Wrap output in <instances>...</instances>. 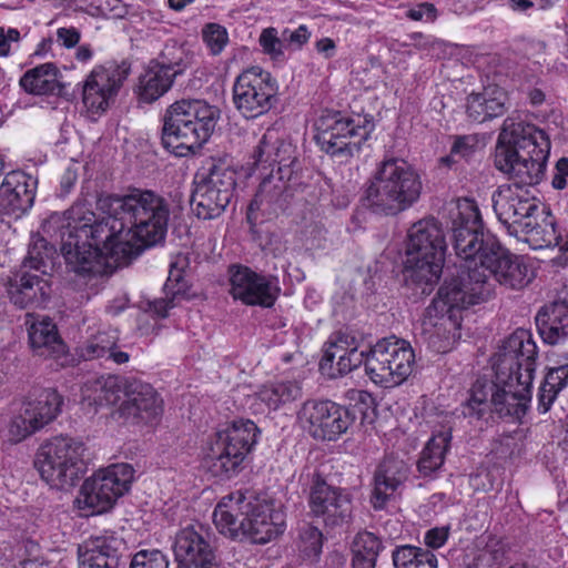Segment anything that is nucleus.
<instances>
[{"label": "nucleus", "instance_id": "41", "mask_svg": "<svg viewBox=\"0 0 568 568\" xmlns=\"http://www.w3.org/2000/svg\"><path fill=\"white\" fill-rule=\"evenodd\" d=\"M394 568H437V557L428 549L399 545L392 551Z\"/></svg>", "mask_w": 568, "mask_h": 568}, {"label": "nucleus", "instance_id": "12", "mask_svg": "<svg viewBox=\"0 0 568 568\" xmlns=\"http://www.w3.org/2000/svg\"><path fill=\"white\" fill-rule=\"evenodd\" d=\"M315 141L322 151L341 160H348L358 153L374 123L372 119L344 118L339 112H328L315 122Z\"/></svg>", "mask_w": 568, "mask_h": 568}, {"label": "nucleus", "instance_id": "1", "mask_svg": "<svg viewBox=\"0 0 568 568\" xmlns=\"http://www.w3.org/2000/svg\"><path fill=\"white\" fill-rule=\"evenodd\" d=\"M98 207L104 214L101 220L84 203H75L63 213H52L44 224L60 239L61 253L75 273H94L95 264L106 258L126 264L166 235L170 204L153 191L106 195L99 199Z\"/></svg>", "mask_w": 568, "mask_h": 568}, {"label": "nucleus", "instance_id": "26", "mask_svg": "<svg viewBox=\"0 0 568 568\" xmlns=\"http://www.w3.org/2000/svg\"><path fill=\"white\" fill-rule=\"evenodd\" d=\"M254 165L271 168L278 176L291 179L297 166L296 148L275 129H267L253 150Z\"/></svg>", "mask_w": 568, "mask_h": 568}, {"label": "nucleus", "instance_id": "3", "mask_svg": "<svg viewBox=\"0 0 568 568\" xmlns=\"http://www.w3.org/2000/svg\"><path fill=\"white\" fill-rule=\"evenodd\" d=\"M550 153L545 131L527 123L519 115L507 116L498 136L496 168L508 175L509 185L524 190L544 178Z\"/></svg>", "mask_w": 568, "mask_h": 568}, {"label": "nucleus", "instance_id": "2", "mask_svg": "<svg viewBox=\"0 0 568 568\" xmlns=\"http://www.w3.org/2000/svg\"><path fill=\"white\" fill-rule=\"evenodd\" d=\"M453 246L462 260L457 277L446 281L426 308L427 314L445 315L452 326L459 325V313L487 301L495 282L519 290L531 281V273L517 255L503 247L485 230L479 209L474 200L462 199L452 212Z\"/></svg>", "mask_w": 568, "mask_h": 568}, {"label": "nucleus", "instance_id": "47", "mask_svg": "<svg viewBox=\"0 0 568 568\" xmlns=\"http://www.w3.org/2000/svg\"><path fill=\"white\" fill-rule=\"evenodd\" d=\"M202 39L210 53L219 55L229 43V33L225 27L211 22L203 27Z\"/></svg>", "mask_w": 568, "mask_h": 568}, {"label": "nucleus", "instance_id": "45", "mask_svg": "<svg viewBox=\"0 0 568 568\" xmlns=\"http://www.w3.org/2000/svg\"><path fill=\"white\" fill-rule=\"evenodd\" d=\"M152 62L162 67L169 73H174V78L182 74L189 63L186 52L175 42L166 43L160 57Z\"/></svg>", "mask_w": 568, "mask_h": 568}, {"label": "nucleus", "instance_id": "28", "mask_svg": "<svg viewBox=\"0 0 568 568\" xmlns=\"http://www.w3.org/2000/svg\"><path fill=\"white\" fill-rule=\"evenodd\" d=\"M123 539L114 534L90 537L78 548L79 568H122Z\"/></svg>", "mask_w": 568, "mask_h": 568}, {"label": "nucleus", "instance_id": "46", "mask_svg": "<svg viewBox=\"0 0 568 568\" xmlns=\"http://www.w3.org/2000/svg\"><path fill=\"white\" fill-rule=\"evenodd\" d=\"M383 549L384 545L382 540L375 534L366 530L358 532L352 544V555L354 557H367L376 561Z\"/></svg>", "mask_w": 568, "mask_h": 568}, {"label": "nucleus", "instance_id": "55", "mask_svg": "<svg viewBox=\"0 0 568 568\" xmlns=\"http://www.w3.org/2000/svg\"><path fill=\"white\" fill-rule=\"evenodd\" d=\"M406 16L414 21L425 19L433 22L437 17V9L429 2H423L407 10Z\"/></svg>", "mask_w": 568, "mask_h": 568}, {"label": "nucleus", "instance_id": "8", "mask_svg": "<svg viewBox=\"0 0 568 568\" xmlns=\"http://www.w3.org/2000/svg\"><path fill=\"white\" fill-rule=\"evenodd\" d=\"M531 386L532 381L526 385L519 376H511L505 384L499 382L498 374H495V381L478 378L463 405L462 414L471 419H481L494 410L499 417L519 419L525 415L527 402L531 398Z\"/></svg>", "mask_w": 568, "mask_h": 568}, {"label": "nucleus", "instance_id": "52", "mask_svg": "<svg viewBox=\"0 0 568 568\" xmlns=\"http://www.w3.org/2000/svg\"><path fill=\"white\" fill-rule=\"evenodd\" d=\"M284 43L294 49H301L311 38V31L305 24H301L295 30L284 29L282 31Z\"/></svg>", "mask_w": 568, "mask_h": 568}, {"label": "nucleus", "instance_id": "59", "mask_svg": "<svg viewBox=\"0 0 568 568\" xmlns=\"http://www.w3.org/2000/svg\"><path fill=\"white\" fill-rule=\"evenodd\" d=\"M507 6L515 12L524 13L534 8L535 3L531 0H508Z\"/></svg>", "mask_w": 568, "mask_h": 568}, {"label": "nucleus", "instance_id": "30", "mask_svg": "<svg viewBox=\"0 0 568 568\" xmlns=\"http://www.w3.org/2000/svg\"><path fill=\"white\" fill-rule=\"evenodd\" d=\"M173 551L176 561L185 568L216 566L213 548L193 526L185 527L176 534Z\"/></svg>", "mask_w": 568, "mask_h": 568}, {"label": "nucleus", "instance_id": "61", "mask_svg": "<svg viewBox=\"0 0 568 568\" xmlns=\"http://www.w3.org/2000/svg\"><path fill=\"white\" fill-rule=\"evenodd\" d=\"M106 355L108 358H111L116 364H124L130 359V355L126 352L118 349L116 345L114 348L110 349Z\"/></svg>", "mask_w": 568, "mask_h": 568}, {"label": "nucleus", "instance_id": "36", "mask_svg": "<svg viewBox=\"0 0 568 568\" xmlns=\"http://www.w3.org/2000/svg\"><path fill=\"white\" fill-rule=\"evenodd\" d=\"M568 384V353L558 356L555 366L550 367L538 390V410L547 413L558 394Z\"/></svg>", "mask_w": 568, "mask_h": 568}, {"label": "nucleus", "instance_id": "62", "mask_svg": "<svg viewBox=\"0 0 568 568\" xmlns=\"http://www.w3.org/2000/svg\"><path fill=\"white\" fill-rule=\"evenodd\" d=\"M376 560L368 559L367 557H352V568H375Z\"/></svg>", "mask_w": 568, "mask_h": 568}, {"label": "nucleus", "instance_id": "24", "mask_svg": "<svg viewBox=\"0 0 568 568\" xmlns=\"http://www.w3.org/2000/svg\"><path fill=\"white\" fill-rule=\"evenodd\" d=\"M125 399L120 404L116 414L126 424H152L163 413V400L148 383L128 382L124 386Z\"/></svg>", "mask_w": 568, "mask_h": 568}, {"label": "nucleus", "instance_id": "43", "mask_svg": "<svg viewBox=\"0 0 568 568\" xmlns=\"http://www.w3.org/2000/svg\"><path fill=\"white\" fill-rule=\"evenodd\" d=\"M520 235L525 236V241L530 243L535 248L559 246L561 236L557 231L552 220H544L538 223L535 215L529 222V226L521 230Z\"/></svg>", "mask_w": 568, "mask_h": 568}, {"label": "nucleus", "instance_id": "58", "mask_svg": "<svg viewBox=\"0 0 568 568\" xmlns=\"http://www.w3.org/2000/svg\"><path fill=\"white\" fill-rule=\"evenodd\" d=\"M315 48L318 53L323 54L326 59H329L335 54L336 44L331 38H322L316 41Z\"/></svg>", "mask_w": 568, "mask_h": 568}, {"label": "nucleus", "instance_id": "51", "mask_svg": "<svg viewBox=\"0 0 568 568\" xmlns=\"http://www.w3.org/2000/svg\"><path fill=\"white\" fill-rule=\"evenodd\" d=\"M301 540L303 544V550L308 556H317L321 554L323 546V534L317 527H305L301 532Z\"/></svg>", "mask_w": 568, "mask_h": 568}, {"label": "nucleus", "instance_id": "29", "mask_svg": "<svg viewBox=\"0 0 568 568\" xmlns=\"http://www.w3.org/2000/svg\"><path fill=\"white\" fill-rule=\"evenodd\" d=\"M291 179L278 176L273 171L263 179L258 190L247 207V221L255 223L257 212L264 216L271 217L277 215L286 209L291 193L287 187V181Z\"/></svg>", "mask_w": 568, "mask_h": 568}, {"label": "nucleus", "instance_id": "22", "mask_svg": "<svg viewBox=\"0 0 568 568\" xmlns=\"http://www.w3.org/2000/svg\"><path fill=\"white\" fill-rule=\"evenodd\" d=\"M229 282L231 296L247 306L272 307L280 293L274 278L244 265L229 267Z\"/></svg>", "mask_w": 568, "mask_h": 568}, {"label": "nucleus", "instance_id": "38", "mask_svg": "<svg viewBox=\"0 0 568 568\" xmlns=\"http://www.w3.org/2000/svg\"><path fill=\"white\" fill-rule=\"evenodd\" d=\"M457 326L450 325L445 315H430L425 312L420 324V338L436 353H446L450 347V331Z\"/></svg>", "mask_w": 568, "mask_h": 568}, {"label": "nucleus", "instance_id": "33", "mask_svg": "<svg viewBox=\"0 0 568 568\" xmlns=\"http://www.w3.org/2000/svg\"><path fill=\"white\" fill-rule=\"evenodd\" d=\"M187 266L189 258L185 255H178L170 263L169 276L163 287L165 296L150 303L151 311L158 316L166 317L169 310L186 293L187 284L183 274Z\"/></svg>", "mask_w": 568, "mask_h": 568}, {"label": "nucleus", "instance_id": "34", "mask_svg": "<svg viewBox=\"0 0 568 568\" xmlns=\"http://www.w3.org/2000/svg\"><path fill=\"white\" fill-rule=\"evenodd\" d=\"M507 92L498 85H487L481 92L467 98V114L476 122L503 115L506 112Z\"/></svg>", "mask_w": 568, "mask_h": 568}, {"label": "nucleus", "instance_id": "53", "mask_svg": "<svg viewBox=\"0 0 568 568\" xmlns=\"http://www.w3.org/2000/svg\"><path fill=\"white\" fill-rule=\"evenodd\" d=\"M57 43L64 49H74L81 40V32L78 28L70 27H60L57 29Z\"/></svg>", "mask_w": 568, "mask_h": 568}, {"label": "nucleus", "instance_id": "18", "mask_svg": "<svg viewBox=\"0 0 568 568\" xmlns=\"http://www.w3.org/2000/svg\"><path fill=\"white\" fill-rule=\"evenodd\" d=\"M537 345L532 334L524 328L516 329L499 347L495 355L494 369L500 383H508L511 376H519L524 384L534 379Z\"/></svg>", "mask_w": 568, "mask_h": 568}, {"label": "nucleus", "instance_id": "35", "mask_svg": "<svg viewBox=\"0 0 568 568\" xmlns=\"http://www.w3.org/2000/svg\"><path fill=\"white\" fill-rule=\"evenodd\" d=\"M29 341L39 356L59 357L65 353V345L58 334L57 325L48 316L31 323Z\"/></svg>", "mask_w": 568, "mask_h": 568}, {"label": "nucleus", "instance_id": "16", "mask_svg": "<svg viewBox=\"0 0 568 568\" xmlns=\"http://www.w3.org/2000/svg\"><path fill=\"white\" fill-rule=\"evenodd\" d=\"M52 247H47L43 239L36 241L28 251L23 261L21 274L10 280L8 294L10 301L20 308L43 304L50 294V286L45 278L38 274H31L29 270L47 273V267L52 255Z\"/></svg>", "mask_w": 568, "mask_h": 568}, {"label": "nucleus", "instance_id": "17", "mask_svg": "<svg viewBox=\"0 0 568 568\" xmlns=\"http://www.w3.org/2000/svg\"><path fill=\"white\" fill-rule=\"evenodd\" d=\"M63 399L53 388H44L22 402L20 410L8 424L4 438L18 444L53 422L61 413Z\"/></svg>", "mask_w": 568, "mask_h": 568}, {"label": "nucleus", "instance_id": "7", "mask_svg": "<svg viewBox=\"0 0 568 568\" xmlns=\"http://www.w3.org/2000/svg\"><path fill=\"white\" fill-rule=\"evenodd\" d=\"M220 110L203 100H180L163 118L161 141L178 156L194 154L212 135Z\"/></svg>", "mask_w": 568, "mask_h": 568}, {"label": "nucleus", "instance_id": "21", "mask_svg": "<svg viewBox=\"0 0 568 568\" xmlns=\"http://www.w3.org/2000/svg\"><path fill=\"white\" fill-rule=\"evenodd\" d=\"M494 212L510 235L520 236L521 230L538 211L536 199L527 190L500 185L491 195Z\"/></svg>", "mask_w": 568, "mask_h": 568}, {"label": "nucleus", "instance_id": "19", "mask_svg": "<svg viewBox=\"0 0 568 568\" xmlns=\"http://www.w3.org/2000/svg\"><path fill=\"white\" fill-rule=\"evenodd\" d=\"M308 485L307 503L313 517L327 528L341 527L351 521L353 503L348 490L331 486L318 470L310 475Z\"/></svg>", "mask_w": 568, "mask_h": 568}, {"label": "nucleus", "instance_id": "20", "mask_svg": "<svg viewBox=\"0 0 568 568\" xmlns=\"http://www.w3.org/2000/svg\"><path fill=\"white\" fill-rule=\"evenodd\" d=\"M297 419L302 428L318 440H336L354 423L352 413L332 400L305 402Z\"/></svg>", "mask_w": 568, "mask_h": 568}, {"label": "nucleus", "instance_id": "32", "mask_svg": "<svg viewBox=\"0 0 568 568\" xmlns=\"http://www.w3.org/2000/svg\"><path fill=\"white\" fill-rule=\"evenodd\" d=\"M542 341L556 345L568 337V300L558 298L545 305L536 315Z\"/></svg>", "mask_w": 568, "mask_h": 568}, {"label": "nucleus", "instance_id": "40", "mask_svg": "<svg viewBox=\"0 0 568 568\" xmlns=\"http://www.w3.org/2000/svg\"><path fill=\"white\" fill-rule=\"evenodd\" d=\"M450 440L452 432L446 429L434 434L427 442L417 464L418 471L423 476H430L443 466Z\"/></svg>", "mask_w": 568, "mask_h": 568}, {"label": "nucleus", "instance_id": "5", "mask_svg": "<svg viewBox=\"0 0 568 568\" xmlns=\"http://www.w3.org/2000/svg\"><path fill=\"white\" fill-rule=\"evenodd\" d=\"M422 191L417 169L402 158L386 155L366 182L362 200L373 213L394 216L416 204Z\"/></svg>", "mask_w": 568, "mask_h": 568}, {"label": "nucleus", "instance_id": "11", "mask_svg": "<svg viewBox=\"0 0 568 568\" xmlns=\"http://www.w3.org/2000/svg\"><path fill=\"white\" fill-rule=\"evenodd\" d=\"M83 452L81 442L68 436H57L41 446L34 466L48 485L68 489L77 485L83 475Z\"/></svg>", "mask_w": 568, "mask_h": 568}, {"label": "nucleus", "instance_id": "31", "mask_svg": "<svg viewBox=\"0 0 568 568\" xmlns=\"http://www.w3.org/2000/svg\"><path fill=\"white\" fill-rule=\"evenodd\" d=\"M407 477L408 466L403 459L394 456L385 457L374 474V489L371 499L373 507L383 509Z\"/></svg>", "mask_w": 568, "mask_h": 568}, {"label": "nucleus", "instance_id": "10", "mask_svg": "<svg viewBox=\"0 0 568 568\" xmlns=\"http://www.w3.org/2000/svg\"><path fill=\"white\" fill-rule=\"evenodd\" d=\"M191 207L202 220L221 216L231 202L236 186V171L222 159H209L193 181Z\"/></svg>", "mask_w": 568, "mask_h": 568}, {"label": "nucleus", "instance_id": "13", "mask_svg": "<svg viewBox=\"0 0 568 568\" xmlns=\"http://www.w3.org/2000/svg\"><path fill=\"white\" fill-rule=\"evenodd\" d=\"M415 354L408 342L395 336L378 341L368 348L366 374L377 385H400L413 372Z\"/></svg>", "mask_w": 568, "mask_h": 568}, {"label": "nucleus", "instance_id": "39", "mask_svg": "<svg viewBox=\"0 0 568 568\" xmlns=\"http://www.w3.org/2000/svg\"><path fill=\"white\" fill-rule=\"evenodd\" d=\"M174 79V73H169V71H165L162 67H159L151 61L144 72L140 75V99L146 103L158 100L171 89Z\"/></svg>", "mask_w": 568, "mask_h": 568}, {"label": "nucleus", "instance_id": "14", "mask_svg": "<svg viewBox=\"0 0 568 568\" xmlns=\"http://www.w3.org/2000/svg\"><path fill=\"white\" fill-rule=\"evenodd\" d=\"M276 79L261 67L253 65L236 75L232 85V101L246 120L267 114L277 103Z\"/></svg>", "mask_w": 568, "mask_h": 568}, {"label": "nucleus", "instance_id": "60", "mask_svg": "<svg viewBox=\"0 0 568 568\" xmlns=\"http://www.w3.org/2000/svg\"><path fill=\"white\" fill-rule=\"evenodd\" d=\"M93 57V49L90 44L85 43V44H81L78 47L77 51H75V59L79 61V62H82V63H85L88 61H90Z\"/></svg>", "mask_w": 568, "mask_h": 568}, {"label": "nucleus", "instance_id": "54", "mask_svg": "<svg viewBox=\"0 0 568 568\" xmlns=\"http://www.w3.org/2000/svg\"><path fill=\"white\" fill-rule=\"evenodd\" d=\"M449 526L434 527L425 532L424 542L432 549H438L443 547L449 536Z\"/></svg>", "mask_w": 568, "mask_h": 568}, {"label": "nucleus", "instance_id": "50", "mask_svg": "<svg viewBox=\"0 0 568 568\" xmlns=\"http://www.w3.org/2000/svg\"><path fill=\"white\" fill-rule=\"evenodd\" d=\"M478 149V139L476 135H462L455 139L454 144L450 149V155L443 158L442 161L446 163H450L454 156H459L465 160H468L474 155L476 150Z\"/></svg>", "mask_w": 568, "mask_h": 568}, {"label": "nucleus", "instance_id": "64", "mask_svg": "<svg viewBox=\"0 0 568 568\" xmlns=\"http://www.w3.org/2000/svg\"><path fill=\"white\" fill-rule=\"evenodd\" d=\"M10 53V42L4 37V29L0 28V55L7 57Z\"/></svg>", "mask_w": 568, "mask_h": 568}, {"label": "nucleus", "instance_id": "49", "mask_svg": "<svg viewBox=\"0 0 568 568\" xmlns=\"http://www.w3.org/2000/svg\"><path fill=\"white\" fill-rule=\"evenodd\" d=\"M130 568H169V560L160 550H140L132 558Z\"/></svg>", "mask_w": 568, "mask_h": 568}, {"label": "nucleus", "instance_id": "37", "mask_svg": "<svg viewBox=\"0 0 568 568\" xmlns=\"http://www.w3.org/2000/svg\"><path fill=\"white\" fill-rule=\"evenodd\" d=\"M59 73L54 63L47 62L28 70L19 84L26 92L34 95L60 93Z\"/></svg>", "mask_w": 568, "mask_h": 568}, {"label": "nucleus", "instance_id": "6", "mask_svg": "<svg viewBox=\"0 0 568 568\" xmlns=\"http://www.w3.org/2000/svg\"><path fill=\"white\" fill-rule=\"evenodd\" d=\"M446 240L442 224L434 217L415 222L407 234L405 282L416 295H428L444 266Z\"/></svg>", "mask_w": 568, "mask_h": 568}, {"label": "nucleus", "instance_id": "9", "mask_svg": "<svg viewBox=\"0 0 568 568\" xmlns=\"http://www.w3.org/2000/svg\"><path fill=\"white\" fill-rule=\"evenodd\" d=\"M260 430L250 419L233 420L217 430L207 444L204 462L210 471L222 478L236 475L257 443Z\"/></svg>", "mask_w": 568, "mask_h": 568}, {"label": "nucleus", "instance_id": "23", "mask_svg": "<svg viewBox=\"0 0 568 568\" xmlns=\"http://www.w3.org/2000/svg\"><path fill=\"white\" fill-rule=\"evenodd\" d=\"M129 71L125 63L95 67L83 85V103L88 110L92 113L104 112L128 78Z\"/></svg>", "mask_w": 568, "mask_h": 568}, {"label": "nucleus", "instance_id": "4", "mask_svg": "<svg viewBox=\"0 0 568 568\" xmlns=\"http://www.w3.org/2000/svg\"><path fill=\"white\" fill-rule=\"evenodd\" d=\"M213 521L221 534L232 539L250 537L266 544L285 529V514L274 500L245 496L241 491L224 496L213 511Z\"/></svg>", "mask_w": 568, "mask_h": 568}, {"label": "nucleus", "instance_id": "44", "mask_svg": "<svg viewBox=\"0 0 568 568\" xmlns=\"http://www.w3.org/2000/svg\"><path fill=\"white\" fill-rule=\"evenodd\" d=\"M118 339L114 331H99L80 346V356L85 361L103 357L114 348Z\"/></svg>", "mask_w": 568, "mask_h": 568}, {"label": "nucleus", "instance_id": "63", "mask_svg": "<svg viewBox=\"0 0 568 568\" xmlns=\"http://www.w3.org/2000/svg\"><path fill=\"white\" fill-rule=\"evenodd\" d=\"M53 44V40L51 38L43 39L37 47V50L34 51L36 55H44L47 54Z\"/></svg>", "mask_w": 568, "mask_h": 568}, {"label": "nucleus", "instance_id": "48", "mask_svg": "<svg viewBox=\"0 0 568 568\" xmlns=\"http://www.w3.org/2000/svg\"><path fill=\"white\" fill-rule=\"evenodd\" d=\"M258 43L265 54L270 55L274 60H278L284 57V41L283 38H278L277 30L273 27L264 29L258 38Z\"/></svg>", "mask_w": 568, "mask_h": 568}, {"label": "nucleus", "instance_id": "27", "mask_svg": "<svg viewBox=\"0 0 568 568\" xmlns=\"http://www.w3.org/2000/svg\"><path fill=\"white\" fill-rule=\"evenodd\" d=\"M38 180L21 170L4 175L0 184V214L20 219L34 204Z\"/></svg>", "mask_w": 568, "mask_h": 568}, {"label": "nucleus", "instance_id": "42", "mask_svg": "<svg viewBox=\"0 0 568 568\" xmlns=\"http://www.w3.org/2000/svg\"><path fill=\"white\" fill-rule=\"evenodd\" d=\"M261 402L271 409H277L302 396V388L297 382L286 381L264 385L257 393Z\"/></svg>", "mask_w": 568, "mask_h": 568}, {"label": "nucleus", "instance_id": "57", "mask_svg": "<svg viewBox=\"0 0 568 568\" xmlns=\"http://www.w3.org/2000/svg\"><path fill=\"white\" fill-rule=\"evenodd\" d=\"M120 384L116 377L109 376L101 384V390L104 393L101 400L108 404H114L119 399Z\"/></svg>", "mask_w": 568, "mask_h": 568}, {"label": "nucleus", "instance_id": "15", "mask_svg": "<svg viewBox=\"0 0 568 568\" xmlns=\"http://www.w3.org/2000/svg\"><path fill=\"white\" fill-rule=\"evenodd\" d=\"M134 470L128 464H114L87 478L75 503L90 515L109 510L114 501L129 490Z\"/></svg>", "mask_w": 568, "mask_h": 568}, {"label": "nucleus", "instance_id": "56", "mask_svg": "<svg viewBox=\"0 0 568 568\" xmlns=\"http://www.w3.org/2000/svg\"><path fill=\"white\" fill-rule=\"evenodd\" d=\"M567 179H568V159L560 158L555 165L551 185L556 190H564L567 186Z\"/></svg>", "mask_w": 568, "mask_h": 568}, {"label": "nucleus", "instance_id": "25", "mask_svg": "<svg viewBox=\"0 0 568 568\" xmlns=\"http://www.w3.org/2000/svg\"><path fill=\"white\" fill-rule=\"evenodd\" d=\"M367 349H359L356 339L347 334H337L325 344L320 361L321 373L335 379L347 375L362 364L366 366Z\"/></svg>", "mask_w": 568, "mask_h": 568}]
</instances>
